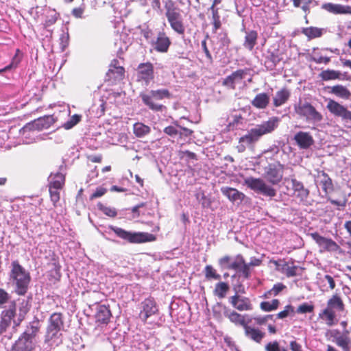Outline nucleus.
<instances>
[{
    "instance_id": "cd10ccee",
    "label": "nucleus",
    "mask_w": 351,
    "mask_h": 351,
    "mask_svg": "<svg viewBox=\"0 0 351 351\" xmlns=\"http://www.w3.org/2000/svg\"><path fill=\"white\" fill-rule=\"evenodd\" d=\"M300 32L306 36L308 40H311L322 37V35L326 32V29L311 26L301 28Z\"/></svg>"
},
{
    "instance_id": "ddd939ff",
    "label": "nucleus",
    "mask_w": 351,
    "mask_h": 351,
    "mask_svg": "<svg viewBox=\"0 0 351 351\" xmlns=\"http://www.w3.org/2000/svg\"><path fill=\"white\" fill-rule=\"evenodd\" d=\"M229 303L239 311H248L253 308V305L249 298L241 295H234L229 298Z\"/></svg>"
},
{
    "instance_id": "20e7f679",
    "label": "nucleus",
    "mask_w": 351,
    "mask_h": 351,
    "mask_svg": "<svg viewBox=\"0 0 351 351\" xmlns=\"http://www.w3.org/2000/svg\"><path fill=\"white\" fill-rule=\"evenodd\" d=\"M39 330L38 321L31 322L12 345L10 351H32L37 343L36 337Z\"/></svg>"
},
{
    "instance_id": "13d9d810",
    "label": "nucleus",
    "mask_w": 351,
    "mask_h": 351,
    "mask_svg": "<svg viewBox=\"0 0 351 351\" xmlns=\"http://www.w3.org/2000/svg\"><path fill=\"white\" fill-rule=\"evenodd\" d=\"M21 62V58L16 53L12 58V62L3 69H0V74L3 72L10 71L17 67L18 64Z\"/></svg>"
},
{
    "instance_id": "4c0bfd02",
    "label": "nucleus",
    "mask_w": 351,
    "mask_h": 351,
    "mask_svg": "<svg viewBox=\"0 0 351 351\" xmlns=\"http://www.w3.org/2000/svg\"><path fill=\"white\" fill-rule=\"evenodd\" d=\"M280 59L278 53L268 51V54L265 58V65L267 69H274Z\"/></svg>"
},
{
    "instance_id": "9d476101",
    "label": "nucleus",
    "mask_w": 351,
    "mask_h": 351,
    "mask_svg": "<svg viewBox=\"0 0 351 351\" xmlns=\"http://www.w3.org/2000/svg\"><path fill=\"white\" fill-rule=\"evenodd\" d=\"M158 312V308L155 300L153 298H148L141 302L138 317L142 322H147L149 317Z\"/></svg>"
},
{
    "instance_id": "39448f33",
    "label": "nucleus",
    "mask_w": 351,
    "mask_h": 351,
    "mask_svg": "<svg viewBox=\"0 0 351 351\" xmlns=\"http://www.w3.org/2000/svg\"><path fill=\"white\" fill-rule=\"evenodd\" d=\"M171 96V95L169 90L165 88L151 90L146 93H140V97L144 105L154 112H163L167 109L165 106L155 102V100H162L165 98L169 99Z\"/></svg>"
},
{
    "instance_id": "3c124183",
    "label": "nucleus",
    "mask_w": 351,
    "mask_h": 351,
    "mask_svg": "<svg viewBox=\"0 0 351 351\" xmlns=\"http://www.w3.org/2000/svg\"><path fill=\"white\" fill-rule=\"evenodd\" d=\"M258 193H260L267 197H273L276 196V191L273 187L267 185L264 181Z\"/></svg>"
},
{
    "instance_id": "c85d7f7f",
    "label": "nucleus",
    "mask_w": 351,
    "mask_h": 351,
    "mask_svg": "<svg viewBox=\"0 0 351 351\" xmlns=\"http://www.w3.org/2000/svg\"><path fill=\"white\" fill-rule=\"evenodd\" d=\"M291 96L290 91L283 88L277 91L273 97V104L275 107H280L285 104L289 99Z\"/></svg>"
},
{
    "instance_id": "4d7b16f0",
    "label": "nucleus",
    "mask_w": 351,
    "mask_h": 351,
    "mask_svg": "<svg viewBox=\"0 0 351 351\" xmlns=\"http://www.w3.org/2000/svg\"><path fill=\"white\" fill-rule=\"evenodd\" d=\"M97 208L99 210L102 211L106 215L114 217L117 215V212L115 208L107 207L101 203L97 204Z\"/></svg>"
},
{
    "instance_id": "a18cd8bd",
    "label": "nucleus",
    "mask_w": 351,
    "mask_h": 351,
    "mask_svg": "<svg viewBox=\"0 0 351 351\" xmlns=\"http://www.w3.org/2000/svg\"><path fill=\"white\" fill-rule=\"evenodd\" d=\"M204 273L205 278L207 280H220L221 276L220 274L217 273V271L210 265H208L204 267Z\"/></svg>"
},
{
    "instance_id": "0eeeda50",
    "label": "nucleus",
    "mask_w": 351,
    "mask_h": 351,
    "mask_svg": "<svg viewBox=\"0 0 351 351\" xmlns=\"http://www.w3.org/2000/svg\"><path fill=\"white\" fill-rule=\"evenodd\" d=\"M294 110L298 115L304 117L309 123L317 125L323 119L322 114L308 102L302 103L300 101L299 104L295 105Z\"/></svg>"
},
{
    "instance_id": "f257e3e1",
    "label": "nucleus",
    "mask_w": 351,
    "mask_h": 351,
    "mask_svg": "<svg viewBox=\"0 0 351 351\" xmlns=\"http://www.w3.org/2000/svg\"><path fill=\"white\" fill-rule=\"evenodd\" d=\"M279 121V118L272 117L268 121L250 129L239 138L237 146L238 152L242 153L247 147H252L263 135L272 132L278 126Z\"/></svg>"
},
{
    "instance_id": "e433bc0d",
    "label": "nucleus",
    "mask_w": 351,
    "mask_h": 351,
    "mask_svg": "<svg viewBox=\"0 0 351 351\" xmlns=\"http://www.w3.org/2000/svg\"><path fill=\"white\" fill-rule=\"evenodd\" d=\"M263 182L264 180L261 178H255L253 177L246 178L244 180L245 184L256 193L259 192Z\"/></svg>"
},
{
    "instance_id": "5fc2aeb1",
    "label": "nucleus",
    "mask_w": 351,
    "mask_h": 351,
    "mask_svg": "<svg viewBox=\"0 0 351 351\" xmlns=\"http://www.w3.org/2000/svg\"><path fill=\"white\" fill-rule=\"evenodd\" d=\"M232 289L234 295L245 294L246 289L243 285V280L237 278L236 282L232 285Z\"/></svg>"
},
{
    "instance_id": "9b49d317",
    "label": "nucleus",
    "mask_w": 351,
    "mask_h": 351,
    "mask_svg": "<svg viewBox=\"0 0 351 351\" xmlns=\"http://www.w3.org/2000/svg\"><path fill=\"white\" fill-rule=\"evenodd\" d=\"M55 121L56 119L53 115L43 116L27 123L23 127V132L29 131L31 130L40 131L43 130L48 129L55 123Z\"/></svg>"
},
{
    "instance_id": "7c9ffc66",
    "label": "nucleus",
    "mask_w": 351,
    "mask_h": 351,
    "mask_svg": "<svg viewBox=\"0 0 351 351\" xmlns=\"http://www.w3.org/2000/svg\"><path fill=\"white\" fill-rule=\"evenodd\" d=\"M343 74L339 71L326 69L319 74V77L323 81L343 79Z\"/></svg>"
},
{
    "instance_id": "37998d69",
    "label": "nucleus",
    "mask_w": 351,
    "mask_h": 351,
    "mask_svg": "<svg viewBox=\"0 0 351 351\" xmlns=\"http://www.w3.org/2000/svg\"><path fill=\"white\" fill-rule=\"evenodd\" d=\"M125 70L122 66H115L114 69L110 68L106 75L109 79L114 80H121L124 75Z\"/></svg>"
},
{
    "instance_id": "6ab92c4d",
    "label": "nucleus",
    "mask_w": 351,
    "mask_h": 351,
    "mask_svg": "<svg viewBox=\"0 0 351 351\" xmlns=\"http://www.w3.org/2000/svg\"><path fill=\"white\" fill-rule=\"evenodd\" d=\"M294 140L300 149H308L313 143V136L306 132L300 131L294 136Z\"/></svg>"
},
{
    "instance_id": "aec40b11",
    "label": "nucleus",
    "mask_w": 351,
    "mask_h": 351,
    "mask_svg": "<svg viewBox=\"0 0 351 351\" xmlns=\"http://www.w3.org/2000/svg\"><path fill=\"white\" fill-rule=\"evenodd\" d=\"M112 317L111 312L108 306L101 304L97 305L96 308L95 320L100 324L106 325Z\"/></svg>"
},
{
    "instance_id": "c03bdc74",
    "label": "nucleus",
    "mask_w": 351,
    "mask_h": 351,
    "mask_svg": "<svg viewBox=\"0 0 351 351\" xmlns=\"http://www.w3.org/2000/svg\"><path fill=\"white\" fill-rule=\"evenodd\" d=\"M280 302L277 299H274L272 301H264L260 304L262 311L265 312H270L278 308Z\"/></svg>"
},
{
    "instance_id": "dca6fc26",
    "label": "nucleus",
    "mask_w": 351,
    "mask_h": 351,
    "mask_svg": "<svg viewBox=\"0 0 351 351\" xmlns=\"http://www.w3.org/2000/svg\"><path fill=\"white\" fill-rule=\"evenodd\" d=\"M153 48L158 52L166 53L167 52L171 45L169 38L166 35L164 32H159L156 39H152L150 41Z\"/></svg>"
},
{
    "instance_id": "72a5a7b5",
    "label": "nucleus",
    "mask_w": 351,
    "mask_h": 351,
    "mask_svg": "<svg viewBox=\"0 0 351 351\" xmlns=\"http://www.w3.org/2000/svg\"><path fill=\"white\" fill-rule=\"evenodd\" d=\"M229 289L230 286L227 282L220 281L215 285L213 293L219 299H222L226 297V293Z\"/></svg>"
},
{
    "instance_id": "0e129e2a",
    "label": "nucleus",
    "mask_w": 351,
    "mask_h": 351,
    "mask_svg": "<svg viewBox=\"0 0 351 351\" xmlns=\"http://www.w3.org/2000/svg\"><path fill=\"white\" fill-rule=\"evenodd\" d=\"M323 8L326 10L332 13H341L342 12V7L339 5H335L331 3H326L323 5Z\"/></svg>"
},
{
    "instance_id": "f8f14e48",
    "label": "nucleus",
    "mask_w": 351,
    "mask_h": 351,
    "mask_svg": "<svg viewBox=\"0 0 351 351\" xmlns=\"http://www.w3.org/2000/svg\"><path fill=\"white\" fill-rule=\"evenodd\" d=\"M154 66L150 62L141 63L137 68V80L147 86L154 79Z\"/></svg>"
},
{
    "instance_id": "338daca9",
    "label": "nucleus",
    "mask_w": 351,
    "mask_h": 351,
    "mask_svg": "<svg viewBox=\"0 0 351 351\" xmlns=\"http://www.w3.org/2000/svg\"><path fill=\"white\" fill-rule=\"evenodd\" d=\"M201 46H202L203 51L204 52V53L208 59V62L210 64H212L213 62V59L210 52L209 51V50L207 47L206 38L204 39L203 40H202Z\"/></svg>"
},
{
    "instance_id": "603ef678",
    "label": "nucleus",
    "mask_w": 351,
    "mask_h": 351,
    "mask_svg": "<svg viewBox=\"0 0 351 351\" xmlns=\"http://www.w3.org/2000/svg\"><path fill=\"white\" fill-rule=\"evenodd\" d=\"M36 130H31L29 131L23 132V127L20 130V134L24 138V141L27 144H29L35 141Z\"/></svg>"
},
{
    "instance_id": "2eb2a0df",
    "label": "nucleus",
    "mask_w": 351,
    "mask_h": 351,
    "mask_svg": "<svg viewBox=\"0 0 351 351\" xmlns=\"http://www.w3.org/2000/svg\"><path fill=\"white\" fill-rule=\"evenodd\" d=\"M326 108L334 115L341 117L343 120L351 121V111L338 102L330 99Z\"/></svg>"
},
{
    "instance_id": "f3484780",
    "label": "nucleus",
    "mask_w": 351,
    "mask_h": 351,
    "mask_svg": "<svg viewBox=\"0 0 351 351\" xmlns=\"http://www.w3.org/2000/svg\"><path fill=\"white\" fill-rule=\"evenodd\" d=\"M221 191L230 202L237 205L241 204L245 197L244 193L234 188L224 186L221 189Z\"/></svg>"
},
{
    "instance_id": "49530a36",
    "label": "nucleus",
    "mask_w": 351,
    "mask_h": 351,
    "mask_svg": "<svg viewBox=\"0 0 351 351\" xmlns=\"http://www.w3.org/2000/svg\"><path fill=\"white\" fill-rule=\"evenodd\" d=\"M299 267L295 265L289 266V263L285 261L281 267L282 271L285 273L288 278L296 276L298 275L297 271Z\"/></svg>"
},
{
    "instance_id": "864d4df0",
    "label": "nucleus",
    "mask_w": 351,
    "mask_h": 351,
    "mask_svg": "<svg viewBox=\"0 0 351 351\" xmlns=\"http://www.w3.org/2000/svg\"><path fill=\"white\" fill-rule=\"evenodd\" d=\"M179 128L180 125L175 123L174 125L165 127L163 130V132L171 138H176L179 136Z\"/></svg>"
},
{
    "instance_id": "412c9836",
    "label": "nucleus",
    "mask_w": 351,
    "mask_h": 351,
    "mask_svg": "<svg viewBox=\"0 0 351 351\" xmlns=\"http://www.w3.org/2000/svg\"><path fill=\"white\" fill-rule=\"evenodd\" d=\"M46 328L64 330V317L62 313H53L47 319Z\"/></svg>"
},
{
    "instance_id": "09e8293b",
    "label": "nucleus",
    "mask_w": 351,
    "mask_h": 351,
    "mask_svg": "<svg viewBox=\"0 0 351 351\" xmlns=\"http://www.w3.org/2000/svg\"><path fill=\"white\" fill-rule=\"evenodd\" d=\"M210 9L212 11V23L213 25V32H216L217 30L219 29L221 25L220 16L217 8H210Z\"/></svg>"
},
{
    "instance_id": "f03ea898",
    "label": "nucleus",
    "mask_w": 351,
    "mask_h": 351,
    "mask_svg": "<svg viewBox=\"0 0 351 351\" xmlns=\"http://www.w3.org/2000/svg\"><path fill=\"white\" fill-rule=\"evenodd\" d=\"M218 264L221 269H232L236 274L232 276V278H243L248 280L252 276V269L245 262L241 254H237L234 257L224 256L218 260Z\"/></svg>"
},
{
    "instance_id": "c9c22d12",
    "label": "nucleus",
    "mask_w": 351,
    "mask_h": 351,
    "mask_svg": "<svg viewBox=\"0 0 351 351\" xmlns=\"http://www.w3.org/2000/svg\"><path fill=\"white\" fill-rule=\"evenodd\" d=\"M134 134L138 138H142L149 134L151 128L143 123L137 122L133 125Z\"/></svg>"
},
{
    "instance_id": "bb28decb",
    "label": "nucleus",
    "mask_w": 351,
    "mask_h": 351,
    "mask_svg": "<svg viewBox=\"0 0 351 351\" xmlns=\"http://www.w3.org/2000/svg\"><path fill=\"white\" fill-rule=\"evenodd\" d=\"M243 30L245 35L243 46L245 49L251 51L257 43L258 32L255 30H245V29Z\"/></svg>"
},
{
    "instance_id": "b1692460",
    "label": "nucleus",
    "mask_w": 351,
    "mask_h": 351,
    "mask_svg": "<svg viewBox=\"0 0 351 351\" xmlns=\"http://www.w3.org/2000/svg\"><path fill=\"white\" fill-rule=\"evenodd\" d=\"M15 315V311L12 308L4 310L1 312L0 319V335L5 332L10 326L11 321Z\"/></svg>"
},
{
    "instance_id": "473e14b6",
    "label": "nucleus",
    "mask_w": 351,
    "mask_h": 351,
    "mask_svg": "<svg viewBox=\"0 0 351 351\" xmlns=\"http://www.w3.org/2000/svg\"><path fill=\"white\" fill-rule=\"evenodd\" d=\"M327 308L332 311H343L344 310V304L343 301L337 295H333L327 302Z\"/></svg>"
},
{
    "instance_id": "8fccbe9b",
    "label": "nucleus",
    "mask_w": 351,
    "mask_h": 351,
    "mask_svg": "<svg viewBox=\"0 0 351 351\" xmlns=\"http://www.w3.org/2000/svg\"><path fill=\"white\" fill-rule=\"evenodd\" d=\"M285 288L286 286L284 285L282 283H276L274 285L272 289L265 293L264 298H269L271 296H276L280 291H282Z\"/></svg>"
},
{
    "instance_id": "774afa93",
    "label": "nucleus",
    "mask_w": 351,
    "mask_h": 351,
    "mask_svg": "<svg viewBox=\"0 0 351 351\" xmlns=\"http://www.w3.org/2000/svg\"><path fill=\"white\" fill-rule=\"evenodd\" d=\"M106 192V189L101 186L97 187L95 191L90 195V199H93L97 197H100L103 196Z\"/></svg>"
},
{
    "instance_id": "bf43d9fd",
    "label": "nucleus",
    "mask_w": 351,
    "mask_h": 351,
    "mask_svg": "<svg viewBox=\"0 0 351 351\" xmlns=\"http://www.w3.org/2000/svg\"><path fill=\"white\" fill-rule=\"evenodd\" d=\"M295 313L294 307L290 304L287 305L285 309L279 312L276 317L278 319H284L287 317L289 315H293Z\"/></svg>"
},
{
    "instance_id": "4be33fe9",
    "label": "nucleus",
    "mask_w": 351,
    "mask_h": 351,
    "mask_svg": "<svg viewBox=\"0 0 351 351\" xmlns=\"http://www.w3.org/2000/svg\"><path fill=\"white\" fill-rule=\"evenodd\" d=\"M291 184L292 189L297 198H298L301 202H306L309 195L308 189L304 188L303 183L296 179H291Z\"/></svg>"
},
{
    "instance_id": "680f3d73",
    "label": "nucleus",
    "mask_w": 351,
    "mask_h": 351,
    "mask_svg": "<svg viewBox=\"0 0 351 351\" xmlns=\"http://www.w3.org/2000/svg\"><path fill=\"white\" fill-rule=\"evenodd\" d=\"M265 351H287L285 348H281L277 341L269 342L265 346Z\"/></svg>"
},
{
    "instance_id": "4468645a",
    "label": "nucleus",
    "mask_w": 351,
    "mask_h": 351,
    "mask_svg": "<svg viewBox=\"0 0 351 351\" xmlns=\"http://www.w3.org/2000/svg\"><path fill=\"white\" fill-rule=\"evenodd\" d=\"M64 330L46 328L45 343L50 348H54L62 343V332Z\"/></svg>"
},
{
    "instance_id": "5701e85b",
    "label": "nucleus",
    "mask_w": 351,
    "mask_h": 351,
    "mask_svg": "<svg viewBox=\"0 0 351 351\" xmlns=\"http://www.w3.org/2000/svg\"><path fill=\"white\" fill-rule=\"evenodd\" d=\"M317 185L318 188L322 189V191L324 193V195H328L333 191L332 180L328 175L324 172L318 176Z\"/></svg>"
},
{
    "instance_id": "a878e982",
    "label": "nucleus",
    "mask_w": 351,
    "mask_h": 351,
    "mask_svg": "<svg viewBox=\"0 0 351 351\" xmlns=\"http://www.w3.org/2000/svg\"><path fill=\"white\" fill-rule=\"evenodd\" d=\"M245 74L246 72L244 70H237L227 76L224 79L223 84L234 89L235 88V84L241 81Z\"/></svg>"
},
{
    "instance_id": "a211bd4d",
    "label": "nucleus",
    "mask_w": 351,
    "mask_h": 351,
    "mask_svg": "<svg viewBox=\"0 0 351 351\" xmlns=\"http://www.w3.org/2000/svg\"><path fill=\"white\" fill-rule=\"evenodd\" d=\"M223 315L226 317L228 318L232 323H234L237 326H241L243 329H245V326H247L248 323L251 322V319H249L247 322L245 321V317H247V315L239 314L227 308H225Z\"/></svg>"
},
{
    "instance_id": "7ed1b4c3",
    "label": "nucleus",
    "mask_w": 351,
    "mask_h": 351,
    "mask_svg": "<svg viewBox=\"0 0 351 351\" xmlns=\"http://www.w3.org/2000/svg\"><path fill=\"white\" fill-rule=\"evenodd\" d=\"M9 280L14 286V292L18 295H25L31 282L30 274L16 260L11 263Z\"/></svg>"
},
{
    "instance_id": "e2e57ef3",
    "label": "nucleus",
    "mask_w": 351,
    "mask_h": 351,
    "mask_svg": "<svg viewBox=\"0 0 351 351\" xmlns=\"http://www.w3.org/2000/svg\"><path fill=\"white\" fill-rule=\"evenodd\" d=\"M313 305L304 302L298 306L296 312L299 314H304L307 313H312L313 311Z\"/></svg>"
},
{
    "instance_id": "393cba45",
    "label": "nucleus",
    "mask_w": 351,
    "mask_h": 351,
    "mask_svg": "<svg viewBox=\"0 0 351 351\" xmlns=\"http://www.w3.org/2000/svg\"><path fill=\"white\" fill-rule=\"evenodd\" d=\"M244 333L245 336L247 339L257 343H261L263 339L265 337V333L264 332H262L258 328L252 327L249 325L245 326Z\"/></svg>"
},
{
    "instance_id": "de8ad7c7",
    "label": "nucleus",
    "mask_w": 351,
    "mask_h": 351,
    "mask_svg": "<svg viewBox=\"0 0 351 351\" xmlns=\"http://www.w3.org/2000/svg\"><path fill=\"white\" fill-rule=\"evenodd\" d=\"M217 39L221 49L227 50L230 43V40L228 36V34L225 32H221L217 34Z\"/></svg>"
},
{
    "instance_id": "79ce46f5",
    "label": "nucleus",
    "mask_w": 351,
    "mask_h": 351,
    "mask_svg": "<svg viewBox=\"0 0 351 351\" xmlns=\"http://www.w3.org/2000/svg\"><path fill=\"white\" fill-rule=\"evenodd\" d=\"M324 250L328 252H337L340 249L339 245L331 239L324 238L319 245Z\"/></svg>"
},
{
    "instance_id": "6e6552de",
    "label": "nucleus",
    "mask_w": 351,
    "mask_h": 351,
    "mask_svg": "<svg viewBox=\"0 0 351 351\" xmlns=\"http://www.w3.org/2000/svg\"><path fill=\"white\" fill-rule=\"evenodd\" d=\"M108 228L112 230L118 237L132 243H143L154 239V236L148 233L132 232L114 226H110Z\"/></svg>"
},
{
    "instance_id": "052dcab7",
    "label": "nucleus",
    "mask_w": 351,
    "mask_h": 351,
    "mask_svg": "<svg viewBox=\"0 0 351 351\" xmlns=\"http://www.w3.org/2000/svg\"><path fill=\"white\" fill-rule=\"evenodd\" d=\"M195 197L202 208H208L210 206V202L204 192L196 193Z\"/></svg>"
},
{
    "instance_id": "1a4fd4ad",
    "label": "nucleus",
    "mask_w": 351,
    "mask_h": 351,
    "mask_svg": "<svg viewBox=\"0 0 351 351\" xmlns=\"http://www.w3.org/2000/svg\"><path fill=\"white\" fill-rule=\"evenodd\" d=\"M283 170L284 165L279 162L269 163L265 168V178L272 184H277L282 180Z\"/></svg>"
},
{
    "instance_id": "c756f323",
    "label": "nucleus",
    "mask_w": 351,
    "mask_h": 351,
    "mask_svg": "<svg viewBox=\"0 0 351 351\" xmlns=\"http://www.w3.org/2000/svg\"><path fill=\"white\" fill-rule=\"evenodd\" d=\"M270 101L269 96L265 93L257 94L252 101V105L258 109H265Z\"/></svg>"
},
{
    "instance_id": "f704fd0d",
    "label": "nucleus",
    "mask_w": 351,
    "mask_h": 351,
    "mask_svg": "<svg viewBox=\"0 0 351 351\" xmlns=\"http://www.w3.org/2000/svg\"><path fill=\"white\" fill-rule=\"evenodd\" d=\"M328 88L330 89L329 91L330 93L334 94L341 98L348 99L350 95V93L348 88L342 85H336L328 87Z\"/></svg>"
},
{
    "instance_id": "a19ab883",
    "label": "nucleus",
    "mask_w": 351,
    "mask_h": 351,
    "mask_svg": "<svg viewBox=\"0 0 351 351\" xmlns=\"http://www.w3.org/2000/svg\"><path fill=\"white\" fill-rule=\"evenodd\" d=\"M335 311L327 307L319 315L321 319L326 320L327 325L329 326H332L335 324Z\"/></svg>"
},
{
    "instance_id": "ea45409f",
    "label": "nucleus",
    "mask_w": 351,
    "mask_h": 351,
    "mask_svg": "<svg viewBox=\"0 0 351 351\" xmlns=\"http://www.w3.org/2000/svg\"><path fill=\"white\" fill-rule=\"evenodd\" d=\"M335 343L343 351H351V339L345 335H339L335 338Z\"/></svg>"
},
{
    "instance_id": "423d86ee",
    "label": "nucleus",
    "mask_w": 351,
    "mask_h": 351,
    "mask_svg": "<svg viewBox=\"0 0 351 351\" xmlns=\"http://www.w3.org/2000/svg\"><path fill=\"white\" fill-rule=\"evenodd\" d=\"M165 16L171 29L179 35H184L185 27L181 10L172 1H168L165 5Z\"/></svg>"
},
{
    "instance_id": "69168bd1",
    "label": "nucleus",
    "mask_w": 351,
    "mask_h": 351,
    "mask_svg": "<svg viewBox=\"0 0 351 351\" xmlns=\"http://www.w3.org/2000/svg\"><path fill=\"white\" fill-rule=\"evenodd\" d=\"M60 189H55V188L49 186V193H50L51 200L53 202V203L54 204L56 202H58L60 199V192H59Z\"/></svg>"
},
{
    "instance_id": "2f4dec72",
    "label": "nucleus",
    "mask_w": 351,
    "mask_h": 351,
    "mask_svg": "<svg viewBox=\"0 0 351 351\" xmlns=\"http://www.w3.org/2000/svg\"><path fill=\"white\" fill-rule=\"evenodd\" d=\"M64 176L60 172L51 174L49 178V186L55 189H62L64 184Z\"/></svg>"
},
{
    "instance_id": "58836bf2",
    "label": "nucleus",
    "mask_w": 351,
    "mask_h": 351,
    "mask_svg": "<svg viewBox=\"0 0 351 351\" xmlns=\"http://www.w3.org/2000/svg\"><path fill=\"white\" fill-rule=\"evenodd\" d=\"M317 51V48L313 49L312 53L310 55V60L317 64H328L330 62V58L323 56L321 53Z\"/></svg>"
},
{
    "instance_id": "6e6d98bb",
    "label": "nucleus",
    "mask_w": 351,
    "mask_h": 351,
    "mask_svg": "<svg viewBox=\"0 0 351 351\" xmlns=\"http://www.w3.org/2000/svg\"><path fill=\"white\" fill-rule=\"evenodd\" d=\"M81 115L75 114L63 124V128L66 130L71 129L81 121Z\"/></svg>"
}]
</instances>
